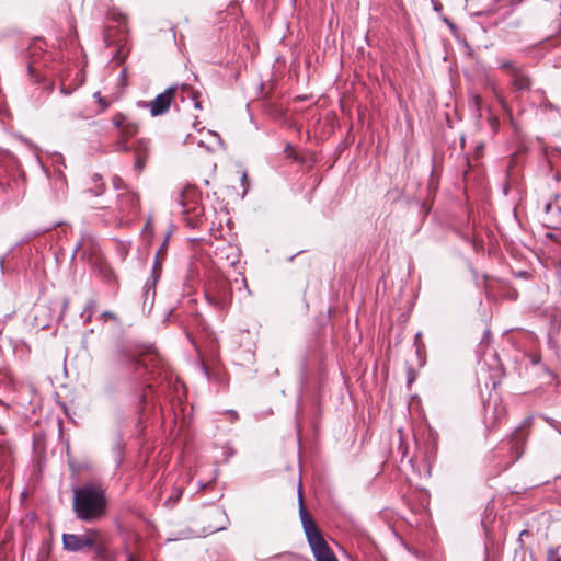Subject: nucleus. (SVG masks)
I'll return each mask as SVG.
<instances>
[{
  "mask_svg": "<svg viewBox=\"0 0 561 561\" xmlns=\"http://www.w3.org/2000/svg\"><path fill=\"white\" fill-rule=\"evenodd\" d=\"M68 305H69V300H68V299H64V302H62V312H65V310L68 308Z\"/></svg>",
  "mask_w": 561,
  "mask_h": 561,
  "instance_id": "obj_37",
  "label": "nucleus"
},
{
  "mask_svg": "<svg viewBox=\"0 0 561 561\" xmlns=\"http://www.w3.org/2000/svg\"><path fill=\"white\" fill-rule=\"evenodd\" d=\"M159 358L157 355L148 354L146 356L136 357L125 348H119L113 356V369L122 375V377L135 382L139 386L150 387L147 375L154 377V369L158 366Z\"/></svg>",
  "mask_w": 561,
  "mask_h": 561,
  "instance_id": "obj_2",
  "label": "nucleus"
},
{
  "mask_svg": "<svg viewBox=\"0 0 561 561\" xmlns=\"http://www.w3.org/2000/svg\"><path fill=\"white\" fill-rule=\"evenodd\" d=\"M104 191V184L101 183L100 185H98L95 188H91L90 192L93 193L95 196H99L103 193Z\"/></svg>",
  "mask_w": 561,
  "mask_h": 561,
  "instance_id": "obj_26",
  "label": "nucleus"
},
{
  "mask_svg": "<svg viewBox=\"0 0 561 561\" xmlns=\"http://www.w3.org/2000/svg\"><path fill=\"white\" fill-rule=\"evenodd\" d=\"M220 514L225 517L226 519V524L222 525V526H219V527H216L215 530L216 531H220V530H225L227 528V525H228V517H227V514L225 511H221Z\"/></svg>",
  "mask_w": 561,
  "mask_h": 561,
  "instance_id": "obj_28",
  "label": "nucleus"
},
{
  "mask_svg": "<svg viewBox=\"0 0 561 561\" xmlns=\"http://www.w3.org/2000/svg\"><path fill=\"white\" fill-rule=\"evenodd\" d=\"M226 414L228 415V417L231 422H236L239 417L238 413L234 410H228V411H226Z\"/></svg>",
  "mask_w": 561,
  "mask_h": 561,
  "instance_id": "obj_27",
  "label": "nucleus"
},
{
  "mask_svg": "<svg viewBox=\"0 0 561 561\" xmlns=\"http://www.w3.org/2000/svg\"><path fill=\"white\" fill-rule=\"evenodd\" d=\"M104 41H105V44H106L107 46H111V45H112V42L110 41V37H108V35H107V34H104Z\"/></svg>",
  "mask_w": 561,
  "mask_h": 561,
  "instance_id": "obj_38",
  "label": "nucleus"
},
{
  "mask_svg": "<svg viewBox=\"0 0 561 561\" xmlns=\"http://www.w3.org/2000/svg\"><path fill=\"white\" fill-rule=\"evenodd\" d=\"M107 496L100 484L84 483L73 489L72 510L84 523L100 520L106 514Z\"/></svg>",
  "mask_w": 561,
  "mask_h": 561,
  "instance_id": "obj_1",
  "label": "nucleus"
},
{
  "mask_svg": "<svg viewBox=\"0 0 561 561\" xmlns=\"http://www.w3.org/2000/svg\"><path fill=\"white\" fill-rule=\"evenodd\" d=\"M45 42L41 38H36L28 47V57L31 61L28 62V73L31 77L35 79L36 83H41L43 85V89L47 90L48 92H51L54 89V83L51 81H48L46 79H42L38 75H36V62L42 57V55L45 53Z\"/></svg>",
  "mask_w": 561,
  "mask_h": 561,
  "instance_id": "obj_7",
  "label": "nucleus"
},
{
  "mask_svg": "<svg viewBox=\"0 0 561 561\" xmlns=\"http://www.w3.org/2000/svg\"><path fill=\"white\" fill-rule=\"evenodd\" d=\"M162 271V265L159 259H154L152 268H151V275L147 279L145 286H144V304H149L152 306L156 297V286L158 280L160 279Z\"/></svg>",
  "mask_w": 561,
  "mask_h": 561,
  "instance_id": "obj_11",
  "label": "nucleus"
},
{
  "mask_svg": "<svg viewBox=\"0 0 561 561\" xmlns=\"http://www.w3.org/2000/svg\"><path fill=\"white\" fill-rule=\"evenodd\" d=\"M113 186L116 190L123 188V180L118 175H115L112 180Z\"/></svg>",
  "mask_w": 561,
  "mask_h": 561,
  "instance_id": "obj_25",
  "label": "nucleus"
},
{
  "mask_svg": "<svg viewBox=\"0 0 561 561\" xmlns=\"http://www.w3.org/2000/svg\"><path fill=\"white\" fill-rule=\"evenodd\" d=\"M187 89V84L170 85L162 93L158 94L152 101L147 104L151 116H160L165 114L172 101L180 99L181 102L185 101L184 90Z\"/></svg>",
  "mask_w": 561,
  "mask_h": 561,
  "instance_id": "obj_5",
  "label": "nucleus"
},
{
  "mask_svg": "<svg viewBox=\"0 0 561 561\" xmlns=\"http://www.w3.org/2000/svg\"><path fill=\"white\" fill-rule=\"evenodd\" d=\"M94 96H95V98H99L100 103H101V105L103 106V108H106V107H107V104H106V103H105V102L100 98V93H99V92H96V93L94 94Z\"/></svg>",
  "mask_w": 561,
  "mask_h": 561,
  "instance_id": "obj_35",
  "label": "nucleus"
},
{
  "mask_svg": "<svg viewBox=\"0 0 561 561\" xmlns=\"http://www.w3.org/2000/svg\"><path fill=\"white\" fill-rule=\"evenodd\" d=\"M183 94L188 98H191L194 101V107L197 110L202 108L201 102L197 100L196 93L191 89L190 85H187V89L184 90Z\"/></svg>",
  "mask_w": 561,
  "mask_h": 561,
  "instance_id": "obj_23",
  "label": "nucleus"
},
{
  "mask_svg": "<svg viewBox=\"0 0 561 561\" xmlns=\"http://www.w3.org/2000/svg\"><path fill=\"white\" fill-rule=\"evenodd\" d=\"M556 211H557V215H558V220L556 222V227L561 228V209L556 208Z\"/></svg>",
  "mask_w": 561,
  "mask_h": 561,
  "instance_id": "obj_30",
  "label": "nucleus"
},
{
  "mask_svg": "<svg viewBox=\"0 0 561 561\" xmlns=\"http://www.w3.org/2000/svg\"><path fill=\"white\" fill-rule=\"evenodd\" d=\"M64 549L71 552L88 551L94 546V539L89 535H62Z\"/></svg>",
  "mask_w": 561,
  "mask_h": 561,
  "instance_id": "obj_9",
  "label": "nucleus"
},
{
  "mask_svg": "<svg viewBox=\"0 0 561 561\" xmlns=\"http://www.w3.org/2000/svg\"><path fill=\"white\" fill-rule=\"evenodd\" d=\"M127 561H140L135 554L128 553Z\"/></svg>",
  "mask_w": 561,
  "mask_h": 561,
  "instance_id": "obj_34",
  "label": "nucleus"
},
{
  "mask_svg": "<svg viewBox=\"0 0 561 561\" xmlns=\"http://www.w3.org/2000/svg\"><path fill=\"white\" fill-rule=\"evenodd\" d=\"M92 180L93 182L98 183L99 181H101V175L95 173L93 174Z\"/></svg>",
  "mask_w": 561,
  "mask_h": 561,
  "instance_id": "obj_36",
  "label": "nucleus"
},
{
  "mask_svg": "<svg viewBox=\"0 0 561 561\" xmlns=\"http://www.w3.org/2000/svg\"><path fill=\"white\" fill-rule=\"evenodd\" d=\"M103 317H106V318H111L113 320H116V316L114 313H112L111 311H104L102 313Z\"/></svg>",
  "mask_w": 561,
  "mask_h": 561,
  "instance_id": "obj_32",
  "label": "nucleus"
},
{
  "mask_svg": "<svg viewBox=\"0 0 561 561\" xmlns=\"http://www.w3.org/2000/svg\"><path fill=\"white\" fill-rule=\"evenodd\" d=\"M167 241H168V238L165 239V241L163 242L162 247L158 250L157 254H156V259H159L160 255L163 253V250H164V247L167 244Z\"/></svg>",
  "mask_w": 561,
  "mask_h": 561,
  "instance_id": "obj_31",
  "label": "nucleus"
},
{
  "mask_svg": "<svg viewBox=\"0 0 561 561\" xmlns=\"http://www.w3.org/2000/svg\"><path fill=\"white\" fill-rule=\"evenodd\" d=\"M508 444H510V450L512 453V461L511 462H515L522 457V455L524 453L525 444H526V435L524 434V432L522 430L518 428L512 435Z\"/></svg>",
  "mask_w": 561,
  "mask_h": 561,
  "instance_id": "obj_12",
  "label": "nucleus"
},
{
  "mask_svg": "<svg viewBox=\"0 0 561 561\" xmlns=\"http://www.w3.org/2000/svg\"><path fill=\"white\" fill-rule=\"evenodd\" d=\"M0 268H1V272L3 273L4 272V257H0Z\"/></svg>",
  "mask_w": 561,
  "mask_h": 561,
  "instance_id": "obj_39",
  "label": "nucleus"
},
{
  "mask_svg": "<svg viewBox=\"0 0 561 561\" xmlns=\"http://www.w3.org/2000/svg\"><path fill=\"white\" fill-rule=\"evenodd\" d=\"M136 156V161H135V169L138 171V172H141L145 168V163H146V159L141 156V152L138 154H135Z\"/></svg>",
  "mask_w": 561,
  "mask_h": 561,
  "instance_id": "obj_24",
  "label": "nucleus"
},
{
  "mask_svg": "<svg viewBox=\"0 0 561 561\" xmlns=\"http://www.w3.org/2000/svg\"><path fill=\"white\" fill-rule=\"evenodd\" d=\"M0 407H3L5 411L9 410V405L2 399H0Z\"/></svg>",
  "mask_w": 561,
  "mask_h": 561,
  "instance_id": "obj_40",
  "label": "nucleus"
},
{
  "mask_svg": "<svg viewBox=\"0 0 561 561\" xmlns=\"http://www.w3.org/2000/svg\"><path fill=\"white\" fill-rule=\"evenodd\" d=\"M182 493H183V491L181 488H175L173 490L172 494L167 499L165 505H168V506L174 505L182 496Z\"/></svg>",
  "mask_w": 561,
  "mask_h": 561,
  "instance_id": "obj_20",
  "label": "nucleus"
},
{
  "mask_svg": "<svg viewBox=\"0 0 561 561\" xmlns=\"http://www.w3.org/2000/svg\"><path fill=\"white\" fill-rule=\"evenodd\" d=\"M12 449L8 444L0 445V477L7 473L12 465Z\"/></svg>",
  "mask_w": 561,
  "mask_h": 561,
  "instance_id": "obj_13",
  "label": "nucleus"
},
{
  "mask_svg": "<svg viewBox=\"0 0 561 561\" xmlns=\"http://www.w3.org/2000/svg\"><path fill=\"white\" fill-rule=\"evenodd\" d=\"M60 91H61V93H64V94H66V95H68V94L70 93V92H69V91H67V89H65L64 87H61Z\"/></svg>",
  "mask_w": 561,
  "mask_h": 561,
  "instance_id": "obj_43",
  "label": "nucleus"
},
{
  "mask_svg": "<svg viewBox=\"0 0 561 561\" xmlns=\"http://www.w3.org/2000/svg\"><path fill=\"white\" fill-rule=\"evenodd\" d=\"M115 20L121 24L125 22L126 18L119 13L117 16H115Z\"/></svg>",
  "mask_w": 561,
  "mask_h": 561,
  "instance_id": "obj_33",
  "label": "nucleus"
},
{
  "mask_svg": "<svg viewBox=\"0 0 561 561\" xmlns=\"http://www.w3.org/2000/svg\"><path fill=\"white\" fill-rule=\"evenodd\" d=\"M121 75H122V77H124L126 75V70L123 69Z\"/></svg>",
  "mask_w": 561,
  "mask_h": 561,
  "instance_id": "obj_44",
  "label": "nucleus"
},
{
  "mask_svg": "<svg viewBox=\"0 0 561 561\" xmlns=\"http://www.w3.org/2000/svg\"><path fill=\"white\" fill-rule=\"evenodd\" d=\"M146 400V397L145 394L141 396V401H145Z\"/></svg>",
  "mask_w": 561,
  "mask_h": 561,
  "instance_id": "obj_45",
  "label": "nucleus"
},
{
  "mask_svg": "<svg viewBox=\"0 0 561 561\" xmlns=\"http://www.w3.org/2000/svg\"><path fill=\"white\" fill-rule=\"evenodd\" d=\"M299 517L316 561H337L333 551L324 540L320 529L306 511L301 495L299 494Z\"/></svg>",
  "mask_w": 561,
  "mask_h": 561,
  "instance_id": "obj_3",
  "label": "nucleus"
},
{
  "mask_svg": "<svg viewBox=\"0 0 561 561\" xmlns=\"http://www.w3.org/2000/svg\"><path fill=\"white\" fill-rule=\"evenodd\" d=\"M139 197L133 191L126 190L117 196V210L123 217L136 215L139 210Z\"/></svg>",
  "mask_w": 561,
  "mask_h": 561,
  "instance_id": "obj_10",
  "label": "nucleus"
},
{
  "mask_svg": "<svg viewBox=\"0 0 561 561\" xmlns=\"http://www.w3.org/2000/svg\"><path fill=\"white\" fill-rule=\"evenodd\" d=\"M112 122H113V124H114V126H115L116 128H119V129H121L122 127H124V126L126 125V123H127L128 121H127V118H126V116H125L124 114H122V113H117V114H115V115L113 116Z\"/></svg>",
  "mask_w": 561,
  "mask_h": 561,
  "instance_id": "obj_22",
  "label": "nucleus"
},
{
  "mask_svg": "<svg viewBox=\"0 0 561 561\" xmlns=\"http://www.w3.org/2000/svg\"><path fill=\"white\" fill-rule=\"evenodd\" d=\"M127 139L124 137H121L118 135L117 139L112 145V151L113 152H127L130 150V147L127 144Z\"/></svg>",
  "mask_w": 561,
  "mask_h": 561,
  "instance_id": "obj_18",
  "label": "nucleus"
},
{
  "mask_svg": "<svg viewBox=\"0 0 561 561\" xmlns=\"http://www.w3.org/2000/svg\"><path fill=\"white\" fill-rule=\"evenodd\" d=\"M499 68L505 69L511 76V82L516 91H528L530 90L531 82L530 78L524 72V70L512 61L501 62Z\"/></svg>",
  "mask_w": 561,
  "mask_h": 561,
  "instance_id": "obj_8",
  "label": "nucleus"
},
{
  "mask_svg": "<svg viewBox=\"0 0 561 561\" xmlns=\"http://www.w3.org/2000/svg\"><path fill=\"white\" fill-rule=\"evenodd\" d=\"M559 547H549L547 549V561H561Z\"/></svg>",
  "mask_w": 561,
  "mask_h": 561,
  "instance_id": "obj_21",
  "label": "nucleus"
},
{
  "mask_svg": "<svg viewBox=\"0 0 561 561\" xmlns=\"http://www.w3.org/2000/svg\"><path fill=\"white\" fill-rule=\"evenodd\" d=\"M138 151H139V153L141 152V156L145 159H147L148 153H149V141L146 139L138 140L137 145L135 147V154H138Z\"/></svg>",
  "mask_w": 561,
  "mask_h": 561,
  "instance_id": "obj_19",
  "label": "nucleus"
},
{
  "mask_svg": "<svg viewBox=\"0 0 561 561\" xmlns=\"http://www.w3.org/2000/svg\"><path fill=\"white\" fill-rule=\"evenodd\" d=\"M207 136L209 138L208 142H205L203 139L198 140L197 145L199 147L205 148L209 152L215 151L217 148H224V140L218 133L208 130Z\"/></svg>",
  "mask_w": 561,
  "mask_h": 561,
  "instance_id": "obj_14",
  "label": "nucleus"
},
{
  "mask_svg": "<svg viewBox=\"0 0 561 561\" xmlns=\"http://www.w3.org/2000/svg\"><path fill=\"white\" fill-rule=\"evenodd\" d=\"M175 202L181 207L182 214L187 225L194 227L203 214V209L197 201L196 191L190 186L182 188L179 192Z\"/></svg>",
  "mask_w": 561,
  "mask_h": 561,
  "instance_id": "obj_6",
  "label": "nucleus"
},
{
  "mask_svg": "<svg viewBox=\"0 0 561 561\" xmlns=\"http://www.w3.org/2000/svg\"><path fill=\"white\" fill-rule=\"evenodd\" d=\"M95 306H96V301H95L94 299H90V300L87 302V305H85V307H84L83 311L81 312V318L83 319V321H84L85 323H88V322H90V321H91L92 316H93L94 310H95Z\"/></svg>",
  "mask_w": 561,
  "mask_h": 561,
  "instance_id": "obj_17",
  "label": "nucleus"
},
{
  "mask_svg": "<svg viewBox=\"0 0 561 561\" xmlns=\"http://www.w3.org/2000/svg\"><path fill=\"white\" fill-rule=\"evenodd\" d=\"M206 301L217 310H225L231 302L232 289L228 279L216 276L205 287Z\"/></svg>",
  "mask_w": 561,
  "mask_h": 561,
  "instance_id": "obj_4",
  "label": "nucleus"
},
{
  "mask_svg": "<svg viewBox=\"0 0 561 561\" xmlns=\"http://www.w3.org/2000/svg\"><path fill=\"white\" fill-rule=\"evenodd\" d=\"M96 552H98L99 556L104 557V549L103 548L99 547Z\"/></svg>",
  "mask_w": 561,
  "mask_h": 561,
  "instance_id": "obj_41",
  "label": "nucleus"
},
{
  "mask_svg": "<svg viewBox=\"0 0 561 561\" xmlns=\"http://www.w3.org/2000/svg\"><path fill=\"white\" fill-rule=\"evenodd\" d=\"M138 133V125L134 122H127L124 127L119 129V136L127 140Z\"/></svg>",
  "mask_w": 561,
  "mask_h": 561,
  "instance_id": "obj_16",
  "label": "nucleus"
},
{
  "mask_svg": "<svg viewBox=\"0 0 561 561\" xmlns=\"http://www.w3.org/2000/svg\"><path fill=\"white\" fill-rule=\"evenodd\" d=\"M489 340H490V330H485L483 339L481 341V345L484 344V343H489Z\"/></svg>",
  "mask_w": 561,
  "mask_h": 561,
  "instance_id": "obj_29",
  "label": "nucleus"
},
{
  "mask_svg": "<svg viewBox=\"0 0 561 561\" xmlns=\"http://www.w3.org/2000/svg\"><path fill=\"white\" fill-rule=\"evenodd\" d=\"M474 100H476V104H477V106H479V105H480V103H481V101H482V100H481V98H480V96H478V95H476V96H474Z\"/></svg>",
  "mask_w": 561,
  "mask_h": 561,
  "instance_id": "obj_42",
  "label": "nucleus"
},
{
  "mask_svg": "<svg viewBox=\"0 0 561 561\" xmlns=\"http://www.w3.org/2000/svg\"><path fill=\"white\" fill-rule=\"evenodd\" d=\"M13 383V377L7 366L0 367V389H8Z\"/></svg>",
  "mask_w": 561,
  "mask_h": 561,
  "instance_id": "obj_15",
  "label": "nucleus"
}]
</instances>
